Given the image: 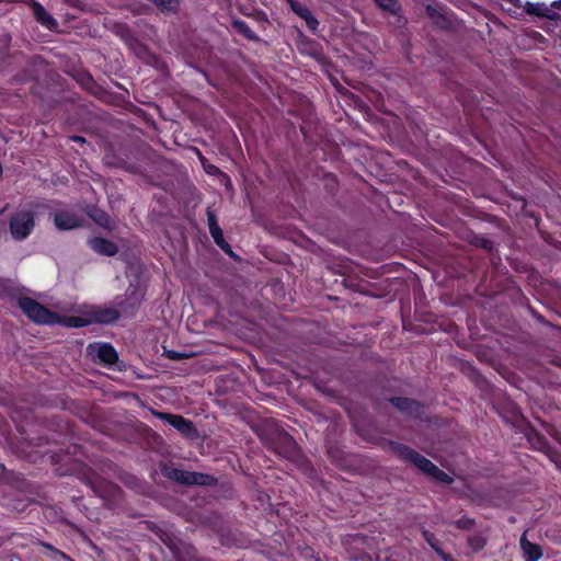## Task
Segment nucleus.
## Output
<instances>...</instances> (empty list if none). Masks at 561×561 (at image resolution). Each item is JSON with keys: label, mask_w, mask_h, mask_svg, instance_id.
Instances as JSON below:
<instances>
[{"label": "nucleus", "mask_w": 561, "mask_h": 561, "mask_svg": "<svg viewBox=\"0 0 561 561\" xmlns=\"http://www.w3.org/2000/svg\"><path fill=\"white\" fill-rule=\"evenodd\" d=\"M387 444L390 450L399 459L412 463L433 480L447 485L454 482V478L451 476L439 469L433 461H431L430 459H427L426 457H424L410 446L396 440H388Z\"/></svg>", "instance_id": "nucleus-1"}, {"label": "nucleus", "mask_w": 561, "mask_h": 561, "mask_svg": "<svg viewBox=\"0 0 561 561\" xmlns=\"http://www.w3.org/2000/svg\"><path fill=\"white\" fill-rule=\"evenodd\" d=\"M160 471L163 477L181 485L214 486L217 483V479L211 474L187 471L168 463H161Z\"/></svg>", "instance_id": "nucleus-2"}, {"label": "nucleus", "mask_w": 561, "mask_h": 561, "mask_svg": "<svg viewBox=\"0 0 561 561\" xmlns=\"http://www.w3.org/2000/svg\"><path fill=\"white\" fill-rule=\"evenodd\" d=\"M16 305L20 310L36 324H55L58 321L57 312L49 310L31 297H20Z\"/></svg>", "instance_id": "nucleus-3"}, {"label": "nucleus", "mask_w": 561, "mask_h": 561, "mask_svg": "<svg viewBox=\"0 0 561 561\" xmlns=\"http://www.w3.org/2000/svg\"><path fill=\"white\" fill-rule=\"evenodd\" d=\"M145 293L138 287L130 285L124 296H116L114 299L115 308L121 312V318L133 319L138 312Z\"/></svg>", "instance_id": "nucleus-4"}, {"label": "nucleus", "mask_w": 561, "mask_h": 561, "mask_svg": "<svg viewBox=\"0 0 561 561\" xmlns=\"http://www.w3.org/2000/svg\"><path fill=\"white\" fill-rule=\"evenodd\" d=\"M35 228L34 214L31 210L14 213L9 220V230L16 241L25 240Z\"/></svg>", "instance_id": "nucleus-5"}, {"label": "nucleus", "mask_w": 561, "mask_h": 561, "mask_svg": "<svg viewBox=\"0 0 561 561\" xmlns=\"http://www.w3.org/2000/svg\"><path fill=\"white\" fill-rule=\"evenodd\" d=\"M271 448L280 457L297 460L300 450L295 439L284 431H276L271 439Z\"/></svg>", "instance_id": "nucleus-6"}, {"label": "nucleus", "mask_w": 561, "mask_h": 561, "mask_svg": "<svg viewBox=\"0 0 561 561\" xmlns=\"http://www.w3.org/2000/svg\"><path fill=\"white\" fill-rule=\"evenodd\" d=\"M388 401L405 417L422 420L424 404L419 400L408 397H391Z\"/></svg>", "instance_id": "nucleus-7"}, {"label": "nucleus", "mask_w": 561, "mask_h": 561, "mask_svg": "<svg viewBox=\"0 0 561 561\" xmlns=\"http://www.w3.org/2000/svg\"><path fill=\"white\" fill-rule=\"evenodd\" d=\"M206 216L209 233L216 245L230 257L238 259V255L233 252L231 245L226 241L224 237V232L218 224L216 214L209 207L206 210Z\"/></svg>", "instance_id": "nucleus-8"}, {"label": "nucleus", "mask_w": 561, "mask_h": 561, "mask_svg": "<svg viewBox=\"0 0 561 561\" xmlns=\"http://www.w3.org/2000/svg\"><path fill=\"white\" fill-rule=\"evenodd\" d=\"M157 415L160 420L165 421L186 438L195 439L197 437V430L191 420L185 419L180 414L168 412H159Z\"/></svg>", "instance_id": "nucleus-9"}, {"label": "nucleus", "mask_w": 561, "mask_h": 561, "mask_svg": "<svg viewBox=\"0 0 561 561\" xmlns=\"http://www.w3.org/2000/svg\"><path fill=\"white\" fill-rule=\"evenodd\" d=\"M88 316L90 324L108 325L121 319L118 309L106 305L92 306L88 309Z\"/></svg>", "instance_id": "nucleus-10"}, {"label": "nucleus", "mask_w": 561, "mask_h": 561, "mask_svg": "<svg viewBox=\"0 0 561 561\" xmlns=\"http://www.w3.org/2000/svg\"><path fill=\"white\" fill-rule=\"evenodd\" d=\"M88 353L95 357L103 366H113L118 362V353L111 343L89 344Z\"/></svg>", "instance_id": "nucleus-11"}, {"label": "nucleus", "mask_w": 561, "mask_h": 561, "mask_svg": "<svg viewBox=\"0 0 561 561\" xmlns=\"http://www.w3.org/2000/svg\"><path fill=\"white\" fill-rule=\"evenodd\" d=\"M296 45L298 51L304 56H309L316 60H321L324 56L322 45L304 33L298 34Z\"/></svg>", "instance_id": "nucleus-12"}, {"label": "nucleus", "mask_w": 561, "mask_h": 561, "mask_svg": "<svg viewBox=\"0 0 561 561\" xmlns=\"http://www.w3.org/2000/svg\"><path fill=\"white\" fill-rule=\"evenodd\" d=\"M219 542L227 548L245 549L250 540L239 530L222 529L219 533Z\"/></svg>", "instance_id": "nucleus-13"}, {"label": "nucleus", "mask_w": 561, "mask_h": 561, "mask_svg": "<svg viewBox=\"0 0 561 561\" xmlns=\"http://www.w3.org/2000/svg\"><path fill=\"white\" fill-rule=\"evenodd\" d=\"M54 224L58 230L67 231L82 226V219L70 210H58L54 215Z\"/></svg>", "instance_id": "nucleus-14"}, {"label": "nucleus", "mask_w": 561, "mask_h": 561, "mask_svg": "<svg viewBox=\"0 0 561 561\" xmlns=\"http://www.w3.org/2000/svg\"><path fill=\"white\" fill-rule=\"evenodd\" d=\"M87 244L93 252L100 255L114 256L118 253L117 244L103 237L89 238Z\"/></svg>", "instance_id": "nucleus-15"}, {"label": "nucleus", "mask_w": 561, "mask_h": 561, "mask_svg": "<svg viewBox=\"0 0 561 561\" xmlns=\"http://www.w3.org/2000/svg\"><path fill=\"white\" fill-rule=\"evenodd\" d=\"M525 11L529 15H535L551 21H559V19L561 18L560 12H558V10H556L551 5L548 7L545 3L527 2L525 5Z\"/></svg>", "instance_id": "nucleus-16"}, {"label": "nucleus", "mask_w": 561, "mask_h": 561, "mask_svg": "<svg viewBox=\"0 0 561 561\" xmlns=\"http://www.w3.org/2000/svg\"><path fill=\"white\" fill-rule=\"evenodd\" d=\"M520 549L524 553L525 561H539L542 558V547L527 539L526 534L520 537Z\"/></svg>", "instance_id": "nucleus-17"}, {"label": "nucleus", "mask_w": 561, "mask_h": 561, "mask_svg": "<svg viewBox=\"0 0 561 561\" xmlns=\"http://www.w3.org/2000/svg\"><path fill=\"white\" fill-rule=\"evenodd\" d=\"M422 536L443 561H455L453 556L443 549L442 541L432 531L422 528Z\"/></svg>", "instance_id": "nucleus-18"}, {"label": "nucleus", "mask_w": 561, "mask_h": 561, "mask_svg": "<svg viewBox=\"0 0 561 561\" xmlns=\"http://www.w3.org/2000/svg\"><path fill=\"white\" fill-rule=\"evenodd\" d=\"M55 324H61L66 328H84L90 325L88 310L83 316H60L58 314V321Z\"/></svg>", "instance_id": "nucleus-19"}, {"label": "nucleus", "mask_w": 561, "mask_h": 561, "mask_svg": "<svg viewBox=\"0 0 561 561\" xmlns=\"http://www.w3.org/2000/svg\"><path fill=\"white\" fill-rule=\"evenodd\" d=\"M89 485L92 488L94 493L100 495L101 497H105L106 494L112 493V491H118L119 489L112 483H108L98 476L91 477L88 479Z\"/></svg>", "instance_id": "nucleus-20"}, {"label": "nucleus", "mask_w": 561, "mask_h": 561, "mask_svg": "<svg viewBox=\"0 0 561 561\" xmlns=\"http://www.w3.org/2000/svg\"><path fill=\"white\" fill-rule=\"evenodd\" d=\"M232 28L245 39L254 43L261 42L260 36L252 31V28L241 19H232L231 21Z\"/></svg>", "instance_id": "nucleus-21"}, {"label": "nucleus", "mask_w": 561, "mask_h": 561, "mask_svg": "<svg viewBox=\"0 0 561 561\" xmlns=\"http://www.w3.org/2000/svg\"><path fill=\"white\" fill-rule=\"evenodd\" d=\"M527 439L534 449L543 453L550 451L548 439L535 428H530L529 433L527 434Z\"/></svg>", "instance_id": "nucleus-22"}, {"label": "nucleus", "mask_w": 561, "mask_h": 561, "mask_svg": "<svg viewBox=\"0 0 561 561\" xmlns=\"http://www.w3.org/2000/svg\"><path fill=\"white\" fill-rule=\"evenodd\" d=\"M43 547L45 551V556L51 561H75L70 556L65 553L64 551L55 548L53 545L46 541H39L38 543Z\"/></svg>", "instance_id": "nucleus-23"}, {"label": "nucleus", "mask_w": 561, "mask_h": 561, "mask_svg": "<svg viewBox=\"0 0 561 561\" xmlns=\"http://www.w3.org/2000/svg\"><path fill=\"white\" fill-rule=\"evenodd\" d=\"M90 217L100 227L107 229L110 231H112L114 229V224L106 211H104L102 209H94L90 214Z\"/></svg>", "instance_id": "nucleus-24"}, {"label": "nucleus", "mask_w": 561, "mask_h": 561, "mask_svg": "<svg viewBox=\"0 0 561 561\" xmlns=\"http://www.w3.org/2000/svg\"><path fill=\"white\" fill-rule=\"evenodd\" d=\"M486 537L483 536L481 533H474L467 538V545L468 548L471 550L472 553H478L482 551L486 546Z\"/></svg>", "instance_id": "nucleus-25"}, {"label": "nucleus", "mask_w": 561, "mask_h": 561, "mask_svg": "<svg viewBox=\"0 0 561 561\" xmlns=\"http://www.w3.org/2000/svg\"><path fill=\"white\" fill-rule=\"evenodd\" d=\"M193 150H194V152H195V154H196L197 159L199 160V162H201V164H202V167H203L204 171H205L207 174H209V175H214V176H215V175H218V174H220V173H221V170H220L217 165H215V164L210 163V162L205 158V156L202 153V151H201L198 148H195V147H194V148H193Z\"/></svg>", "instance_id": "nucleus-26"}, {"label": "nucleus", "mask_w": 561, "mask_h": 561, "mask_svg": "<svg viewBox=\"0 0 561 561\" xmlns=\"http://www.w3.org/2000/svg\"><path fill=\"white\" fill-rule=\"evenodd\" d=\"M450 525L459 530L473 531L476 529V519L462 515L460 518L453 520Z\"/></svg>", "instance_id": "nucleus-27"}, {"label": "nucleus", "mask_w": 561, "mask_h": 561, "mask_svg": "<svg viewBox=\"0 0 561 561\" xmlns=\"http://www.w3.org/2000/svg\"><path fill=\"white\" fill-rule=\"evenodd\" d=\"M427 13L431 20L434 22V24H436L440 28L446 30L449 27L450 22L448 21V19L444 14L439 13L436 9L428 5Z\"/></svg>", "instance_id": "nucleus-28"}, {"label": "nucleus", "mask_w": 561, "mask_h": 561, "mask_svg": "<svg viewBox=\"0 0 561 561\" xmlns=\"http://www.w3.org/2000/svg\"><path fill=\"white\" fill-rule=\"evenodd\" d=\"M375 3L383 11L389 12L393 15H397L401 7L398 0H374Z\"/></svg>", "instance_id": "nucleus-29"}, {"label": "nucleus", "mask_w": 561, "mask_h": 561, "mask_svg": "<svg viewBox=\"0 0 561 561\" xmlns=\"http://www.w3.org/2000/svg\"><path fill=\"white\" fill-rule=\"evenodd\" d=\"M298 16L302 20H305L307 27L316 33L319 27V21L317 18L311 13V11L306 7Z\"/></svg>", "instance_id": "nucleus-30"}, {"label": "nucleus", "mask_w": 561, "mask_h": 561, "mask_svg": "<svg viewBox=\"0 0 561 561\" xmlns=\"http://www.w3.org/2000/svg\"><path fill=\"white\" fill-rule=\"evenodd\" d=\"M471 243L486 251H492L494 248V242L490 238L481 234H474L471 239Z\"/></svg>", "instance_id": "nucleus-31"}, {"label": "nucleus", "mask_w": 561, "mask_h": 561, "mask_svg": "<svg viewBox=\"0 0 561 561\" xmlns=\"http://www.w3.org/2000/svg\"><path fill=\"white\" fill-rule=\"evenodd\" d=\"M21 435L22 438L25 440L27 447H39L49 443V439L46 436L31 437L26 435L24 431L21 432Z\"/></svg>", "instance_id": "nucleus-32"}, {"label": "nucleus", "mask_w": 561, "mask_h": 561, "mask_svg": "<svg viewBox=\"0 0 561 561\" xmlns=\"http://www.w3.org/2000/svg\"><path fill=\"white\" fill-rule=\"evenodd\" d=\"M14 480V472L8 470L3 463H0V488L3 485L12 484Z\"/></svg>", "instance_id": "nucleus-33"}, {"label": "nucleus", "mask_w": 561, "mask_h": 561, "mask_svg": "<svg viewBox=\"0 0 561 561\" xmlns=\"http://www.w3.org/2000/svg\"><path fill=\"white\" fill-rule=\"evenodd\" d=\"M79 83L81 87L89 91H93V89L96 87V82L94 81L93 77L90 73H84L80 80Z\"/></svg>", "instance_id": "nucleus-34"}, {"label": "nucleus", "mask_w": 561, "mask_h": 561, "mask_svg": "<svg viewBox=\"0 0 561 561\" xmlns=\"http://www.w3.org/2000/svg\"><path fill=\"white\" fill-rule=\"evenodd\" d=\"M254 18L262 30H265V26L270 24L267 14L264 11H256Z\"/></svg>", "instance_id": "nucleus-35"}, {"label": "nucleus", "mask_w": 561, "mask_h": 561, "mask_svg": "<svg viewBox=\"0 0 561 561\" xmlns=\"http://www.w3.org/2000/svg\"><path fill=\"white\" fill-rule=\"evenodd\" d=\"M286 3L289 5L290 10L296 14H300V12L306 8L305 5L300 4L296 0H285Z\"/></svg>", "instance_id": "nucleus-36"}, {"label": "nucleus", "mask_w": 561, "mask_h": 561, "mask_svg": "<svg viewBox=\"0 0 561 561\" xmlns=\"http://www.w3.org/2000/svg\"><path fill=\"white\" fill-rule=\"evenodd\" d=\"M286 3L289 5L290 10L296 14H300V12L306 8L305 5L300 4L296 0H285Z\"/></svg>", "instance_id": "nucleus-37"}, {"label": "nucleus", "mask_w": 561, "mask_h": 561, "mask_svg": "<svg viewBox=\"0 0 561 561\" xmlns=\"http://www.w3.org/2000/svg\"><path fill=\"white\" fill-rule=\"evenodd\" d=\"M551 460L558 466L560 467L561 466V454L560 453H557V451H553L550 456Z\"/></svg>", "instance_id": "nucleus-38"}, {"label": "nucleus", "mask_w": 561, "mask_h": 561, "mask_svg": "<svg viewBox=\"0 0 561 561\" xmlns=\"http://www.w3.org/2000/svg\"><path fill=\"white\" fill-rule=\"evenodd\" d=\"M167 356H168V358L175 359V360L183 358V355L178 353V352H175V351H169Z\"/></svg>", "instance_id": "nucleus-39"}, {"label": "nucleus", "mask_w": 561, "mask_h": 561, "mask_svg": "<svg viewBox=\"0 0 561 561\" xmlns=\"http://www.w3.org/2000/svg\"><path fill=\"white\" fill-rule=\"evenodd\" d=\"M71 140H72V141H76V142H82V144H84V142H85V139H84L83 137L79 136V135H75V136H72V137H71Z\"/></svg>", "instance_id": "nucleus-40"}, {"label": "nucleus", "mask_w": 561, "mask_h": 561, "mask_svg": "<svg viewBox=\"0 0 561 561\" xmlns=\"http://www.w3.org/2000/svg\"><path fill=\"white\" fill-rule=\"evenodd\" d=\"M531 313H533V316H534L538 321H540V322H545V319H543V317H542L541 314H539V313L535 312L533 309H531Z\"/></svg>", "instance_id": "nucleus-41"}, {"label": "nucleus", "mask_w": 561, "mask_h": 561, "mask_svg": "<svg viewBox=\"0 0 561 561\" xmlns=\"http://www.w3.org/2000/svg\"><path fill=\"white\" fill-rule=\"evenodd\" d=\"M21 456L26 457V458H31L32 457V451L21 450Z\"/></svg>", "instance_id": "nucleus-42"}, {"label": "nucleus", "mask_w": 561, "mask_h": 561, "mask_svg": "<svg viewBox=\"0 0 561 561\" xmlns=\"http://www.w3.org/2000/svg\"><path fill=\"white\" fill-rule=\"evenodd\" d=\"M510 3H512L513 5L517 7V8H520V0H507Z\"/></svg>", "instance_id": "nucleus-43"}, {"label": "nucleus", "mask_w": 561, "mask_h": 561, "mask_svg": "<svg viewBox=\"0 0 561 561\" xmlns=\"http://www.w3.org/2000/svg\"><path fill=\"white\" fill-rule=\"evenodd\" d=\"M5 288H7L5 280L0 278V291L5 290Z\"/></svg>", "instance_id": "nucleus-44"}, {"label": "nucleus", "mask_w": 561, "mask_h": 561, "mask_svg": "<svg viewBox=\"0 0 561 561\" xmlns=\"http://www.w3.org/2000/svg\"><path fill=\"white\" fill-rule=\"evenodd\" d=\"M5 224L4 221H0V234L4 231Z\"/></svg>", "instance_id": "nucleus-45"}, {"label": "nucleus", "mask_w": 561, "mask_h": 561, "mask_svg": "<svg viewBox=\"0 0 561 561\" xmlns=\"http://www.w3.org/2000/svg\"><path fill=\"white\" fill-rule=\"evenodd\" d=\"M4 210H5V207L0 209V215H2L4 213Z\"/></svg>", "instance_id": "nucleus-46"}]
</instances>
